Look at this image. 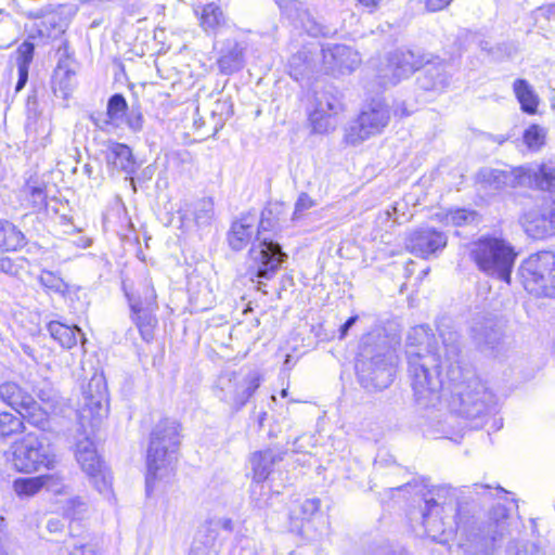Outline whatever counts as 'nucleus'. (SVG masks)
Wrapping results in <instances>:
<instances>
[{
  "mask_svg": "<svg viewBox=\"0 0 555 555\" xmlns=\"http://www.w3.org/2000/svg\"><path fill=\"white\" fill-rule=\"evenodd\" d=\"M0 400L34 424L43 418L41 408L34 396L16 382L8 380L0 384Z\"/></svg>",
  "mask_w": 555,
  "mask_h": 555,
  "instance_id": "obj_13",
  "label": "nucleus"
},
{
  "mask_svg": "<svg viewBox=\"0 0 555 555\" xmlns=\"http://www.w3.org/2000/svg\"><path fill=\"white\" fill-rule=\"evenodd\" d=\"M64 550L67 555H96L94 545L81 537H70L65 540Z\"/></svg>",
  "mask_w": 555,
  "mask_h": 555,
  "instance_id": "obj_38",
  "label": "nucleus"
},
{
  "mask_svg": "<svg viewBox=\"0 0 555 555\" xmlns=\"http://www.w3.org/2000/svg\"><path fill=\"white\" fill-rule=\"evenodd\" d=\"M365 7H376L379 0H359Z\"/></svg>",
  "mask_w": 555,
  "mask_h": 555,
  "instance_id": "obj_59",
  "label": "nucleus"
},
{
  "mask_svg": "<svg viewBox=\"0 0 555 555\" xmlns=\"http://www.w3.org/2000/svg\"><path fill=\"white\" fill-rule=\"evenodd\" d=\"M525 166L501 170L487 169L482 171V178L494 189L527 186Z\"/></svg>",
  "mask_w": 555,
  "mask_h": 555,
  "instance_id": "obj_22",
  "label": "nucleus"
},
{
  "mask_svg": "<svg viewBox=\"0 0 555 555\" xmlns=\"http://www.w3.org/2000/svg\"><path fill=\"white\" fill-rule=\"evenodd\" d=\"M470 257L486 275L506 284L511 283L517 254L514 246L506 240L483 235L473 243Z\"/></svg>",
  "mask_w": 555,
  "mask_h": 555,
  "instance_id": "obj_5",
  "label": "nucleus"
},
{
  "mask_svg": "<svg viewBox=\"0 0 555 555\" xmlns=\"http://www.w3.org/2000/svg\"><path fill=\"white\" fill-rule=\"evenodd\" d=\"M127 125L133 131H140L143 125V117L140 112L131 111L128 118Z\"/></svg>",
  "mask_w": 555,
  "mask_h": 555,
  "instance_id": "obj_49",
  "label": "nucleus"
},
{
  "mask_svg": "<svg viewBox=\"0 0 555 555\" xmlns=\"http://www.w3.org/2000/svg\"><path fill=\"white\" fill-rule=\"evenodd\" d=\"M547 131L540 125H530L522 134L525 145L532 152L540 151L546 141Z\"/></svg>",
  "mask_w": 555,
  "mask_h": 555,
  "instance_id": "obj_35",
  "label": "nucleus"
},
{
  "mask_svg": "<svg viewBox=\"0 0 555 555\" xmlns=\"http://www.w3.org/2000/svg\"><path fill=\"white\" fill-rule=\"evenodd\" d=\"M13 464L18 472L53 469L56 456L43 435L29 433L13 446Z\"/></svg>",
  "mask_w": 555,
  "mask_h": 555,
  "instance_id": "obj_7",
  "label": "nucleus"
},
{
  "mask_svg": "<svg viewBox=\"0 0 555 555\" xmlns=\"http://www.w3.org/2000/svg\"><path fill=\"white\" fill-rule=\"evenodd\" d=\"M427 62V54L405 47L396 48L387 53L384 78L391 85L409 78Z\"/></svg>",
  "mask_w": 555,
  "mask_h": 555,
  "instance_id": "obj_12",
  "label": "nucleus"
},
{
  "mask_svg": "<svg viewBox=\"0 0 555 555\" xmlns=\"http://www.w3.org/2000/svg\"><path fill=\"white\" fill-rule=\"evenodd\" d=\"M448 244V235L431 227H421L406 238V248L417 257L437 256Z\"/></svg>",
  "mask_w": 555,
  "mask_h": 555,
  "instance_id": "obj_16",
  "label": "nucleus"
},
{
  "mask_svg": "<svg viewBox=\"0 0 555 555\" xmlns=\"http://www.w3.org/2000/svg\"><path fill=\"white\" fill-rule=\"evenodd\" d=\"M513 91L524 113L528 115L537 114L540 99L529 81L522 78L516 79L513 82Z\"/></svg>",
  "mask_w": 555,
  "mask_h": 555,
  "instance_id": "obj_26",
  "label": "nucleus"
},
{
  "mask_svg": "<svg viewBox=\"0 0 555 555\" xmlns=\"http://www.w3.org/2000/svg\"><path fill=\"white\" fill-rule=\"evenodd\" d=\"M128 104L122 94L116 93L112 95L107 103L105 124L119 127L124 122Z\"/></svg>",
  "mask_w": 555,
  "mask_h": 555,
  "instance_id": "obj_32",
  "label": "nucleus"
},
{
  "mask_svg": "<svg viewBox=\"0 0 555 555\" xmlns=\"http://www.w3.org/2000/svg\"><path fill=\"white\" fill-rule=\"evenodd\" d=\"M28 69H29V67L17 66L18 80H17L16 87H15L16 91H21L25 87V85L28 80Z\"/></svg>",
  "mask_w": 555,
  "mask_h": 555,
  "instance_id": "obj_50",
  "label": "nucleus"
},
{
  "mask_svg": "<svg viewBox=\"0 0 555 555\" xmlns=\"http://www.w3.org/2000/svg\"><path fill=\"white\" fill-rule=\"evenodd\" d=\"M260 386L256 372H222L214 386V395L233 411L241 410Z\"/></svg>",
  "mask_w": 555,
  "mask_h": 555,
  "instance_id": "obj_8",
  "label": "nucleus"
},
{
  "mask_svg": "<svg viewBox=\"0 0 555 555\" xmlns=\"http://www.w3.org/2000/svg\"><path fill=\"white\" fill-rule=\"evenodd\" d=\"M220 526L224 529V530H228V531H232L233 530V522L231 519L229 518H224V519H221L220 520Z\"/></svg>",
  "mask_w": 555,
  "mask_h": 555,
  "instance_id": "obj_58",
  "label": "nucleus"
},
{
  "mask_svg": "<svg viewBox=\"0 0 555 555\" xmlns=\"http://www.w3.org/2000/svg\"><path fill=\"white\" fill-rule=\"evenodd\" d=\"M322 55L325 70L333 75L349 74L360 64L358 52L345 44L326 46Z\"/></svg>",
  "mask_w": 555,
  "mask_h": 555,
  "instance_id": "obj_19",
  "label": "nucleus"
},
{
  "mask_svg": "<svg viewBox=\"0 0 555 555\" xmlns=\"http://www.w3.org/2000/svg\"><path fill=\"white\" fill-rule=\"evenodd\" d=\"M518 274L528 293L555 298V253L542 250L530 255L521 262Z\"/></svg>",
  "mask_w": 555,
  "mask_h": 555,
  "instance_id": "obj_6",
  "label": "nucleus"
},
{
  "mask_svg": "<svg viewBox=\"0 0 555 555\" xmlns=\"http://www.w3.org/2000/svg\"><path fill=\"white\" fill-rule=\"evenodd\" d=\"M266 220L258 222L256 214L247 212L235 219L228 232V243L231 249H244L254 237L258 243L253 244L248 251L247 275L254 281L257 279H271L274 276L287 255L282 251L279 243L260 236V228L266 229Z\"/></svg>",
  "mask_w": 555,
  "mask_h": 555,
  "instance_id": "obj_3",
  "label": "nucleus"
},
{
  "mask_svg": "<svg viewBox=\"0 0 555 555\" xmlns=\"http://www.w3.org/2000/svg\"><path fill=\"white\" fill-rule=\"evenodd\" d=\"M86 511V503L80 498H74L66 502L64 513L69 518H77Z\"/></svg>",
  "mask_w": 555,
  "mask_h": 555,
  "instance_id": "obj_46",
  "label": "nucleus"
},
{
  "mask_svg": "<svg viewBox=\"0 0 555 555\" xmlns=\"http://www.w3.org/2000/svg\"><path fill=\"white\" fill-rule=\"evenodd\" d=\"M292 362V357L289 354L286 356V359L284 361V366L289 367Z\"/></svg>",
  "mask_w": 555,
  "mask_h": 555,
  "instance_id": "obj_62",
  "label": "nucleus"
},
{
  "mask_svg": "<svg viewBox=\"0 0 555 555\" xmlns=\"http://www.w3.org/2000/svg\"><path fill=\"white\" fill-rule=\"evenodd\" d=\"M452 0H427L426 7L429 11L436 12L447 8Z\"/></svg>",
  "mask_w": 555,
  "mask_h": 555,
  "instance_id": "obj_52",
  "label": "nucleus"
},
{
  "mask_svg": "<svg viewBox=\"0 0 555 555\" xmlns=\"http://www.w3.org/2000/svg\"><path fill=\"white\" fill-rule=\"evenodd\" d=\"M85 405L92 409H100L105 399V384L101 375H93L87 388H82Z\"/></svg>",
  "mask_w": 555,
  "mask_h": 555,
  "instance_id": "obj_31",
  "label": "nucleus"
},
{
  "mask_svg": "<svg viewBox=\"0 0 555 555\" xmlns=\"http://www.w3.org/2000/svg\"><path fill=\"white\" fill-rule=\"evenodd\" d=\"M267 215H271V210L263 211L262 215H261V219H258V222H261L263 219L266 220V223H264L266 229L260 228V232L261 231H268V230H270L273 227L271 221H270V219L267 217Z\"/></svg>",
  "mask_w": 555,
  "mask_h": 555,
  "instance_id": "obj_57",
  "label": "nucleus"
},
{
  "mask_svg": "<svg viewBox=\"0 0 555 555\" xmlns=\"http://www.w3.org/2000/svg\"><path fill=\"white\" fill-rule=\"evenodd\" d=\"M207 554H208L207 546L202 545L197 542L193 543V545L190 550V553H189V555H207Z\"/></svg>",
  "mask_w": 555,
  "mask_h": 555,
  "instance_id": "obj_54",
  "label": "nucleus"
},
{
  "mask_svg": "<svg viewBox=\"0 0 555 555\" xmlns=\"http://www.w3.org/2000/svg\"><path fill=\"white\" fill-rule=\"evenodd\" d=\"M527 186L548 191L555 189V162L547 160L542 164L525 166Z\"/></svg>",
  "mask_w": 555,
  "mask_h": 555,
  "instance_id": "obj_23",
  "label": "nucleus"
},
{
  "mask_svg": "<svg viewBox=\"0 0 555 555\" xmlns=\"http://www.w3.org/2000/svg\"><path fill=\"white\" fill-rule=\"evenodd\" d=\"M547 20H555V4L540 9Z\"/></svg>",
  "mask_w": 555,
  "mask_h": 555,
  "instance_id": "obj_56",
  "label": "nucleus"
},
{
  "mask_svg": "<svg viewBox=\"0 0 555 555\" xmlns=\"http://www.w3.org/2000/svg\"><path fill=\"white\" fill-rule=\"evenodd\" d=\"M195 14L198 16L199 26L206 34L216 35L228 22L221 8L214 2L197 7Z\"/></svg>",
  "mask_w": 555,
  "mask_h": 555,
  "instance_id": "obj_25",
  "label": "nucleus"
},
{
  "mask_svg": "<svg viewBox=\"0 0 555 555\" xmlns=\"http://www.w3.org/2000/svg\"><path fill=\"white\" fill-rule=\"evenodd\" d=\"M64 525L59 518H51L47 522V529L50 532H59L63 529Z\"/></svg>",
  "mask_w": 555,
  "mask_h": 555,
  "instance_id": "obj_53",
  "label": "nucleus"
},
{
  "mask_svg": "<svg viewBox=\"0 0 555 555\" xmlns=\"http://www.w3.org/2000/svg\"><path fill=\"white\" fill-rule=\"evenodd\" d=\"M179 422L164 418L156 424L147 450L146 489L151 490L157 479L168 477L175 468L177 451L181 441Z\"/></svg>",
  "mask_w": 555,
  "mask_h": 555,
  "instance_id": "obj_4",
  "label": "nucleus"
},
{
  "mask_svg": "<svg viewBox=\"0 0 555 555\" xmlns=\"http://www.w3.org/2000/svg\"><path fill=\"white\" fill-rule=\"evenodd\" d=\"M474 486H475V488H476V489H477V488L491 489V486H489V485H477V483H476V485H474Z\"/></svg>",
  "mask_w": 555,
  "mask_h": 555,
  "instance_id": "obj_63",
  "label": "nucleus"
},
{
  "mask_svg": "<svg viewBox=\"0 0 555 555\" xmlns=\"http://www.w3.org/2000/svg\"><path fill=\"white\" fill-rule=\"evenodd\" d=\"M315 205L314 201L305 192L300 193L296 203L293 214V219L299 218L304 211L312 208Z\"/></svg>",
  "mask_w": 555,
  "mask_h": 555,
  "instance_id": "obj_47",
  "label": "nucleus"
},
{
  "mask_svg": "<svg viewBox=\"0 0 555 555\" xmlns=\"http://www.w3.org/2000/svg\"><path fill=\"white\" fill-rule=\"evenodd\" d=\"M388 361H389V364H390L391 366H395V365H397V363H398V357H397V356H392V354H390V356L388 357Z\"/></svg>",
  "mask_w": 555,
  "mask_h": 555,
  "instance_id": "obj_60",
  "label": "nucleus"
},
{
  "mask_svg": "<svg viewBox=\"0 0 555 555\" xmlns=\"http://www.w3.org/2000/svg\"><path fill=\"white\" fill-rule=\"evenodd\" d=\"M35 52V46L33 42L24 41L16 50V66L29 67Z\"/></svg>",
  "mask_w": 555,
  "mask_h": 555,
  "instance_id": "obj_45",
  "label": "nucleus"
},
{
  "mask_svg": "<svg viewBox=\"0 0 555 555\" xmlns=\"http://www.w3.org/2000/svg\"><path fill=\"white\" fill-rule=\"evenodd\" d=\"M0 272L15 274L16 269L13 261L8 257H0Z\"/></svg>",
  "mask_w": 555,
  "mask_h": 555,
  "instance_id": "obj_51",
  "label": "nucleus"
},
{
  "mask_svg": "<svg viewBox=\"0 0 555 555\" xmlns=\"http://www.w3.org/2000/svg\"><path fill=\"white\" fill-rule=\"evenodd\" d=\"M39 282L46 289L54 293H65L67 289L63 279L51 271H42L39 275Z\"/></svg>",
  "mask_w": 555,
  "mask_h": 555,
  "instance_id": "obj_42",
  "label": "nucleus"
},
{
  "mask_svg": "<svg viewBox=\"0 0 555 555\" xmlns=\"http://www.w3.org/2000/svg\"><path fill=\"white\" fill-rule=\"evenodd\" d=\"M106 162L109 166L126 175H132L137 170V163L132 151L126 144L111 142L107 146Z\"/></svg>",
  "mask_w": 555,
  "mask_h": 555,
  "instance_id": "obj_24",
  "label": "nucleus"
},
{
  "mask_svg": "<svg viewBox=\"0 0 555 555\" xmlns=\"http://www.w3.org/2000/svg\"><path fill=\"white\" fill-rule=\"evenodd\" d=\"M76 74L66 65L60 63L54 69L52 77V89L54 93L60 92L62 98H67L75 86Z\"/></svg>",
  "mask_w": 555,
  "mask_h": 555,
  "instance_id": "obj_30",
  "label": "nucleus"
},
{
  "mask_svg": "<svg viewBox=\"0 0 555 555\" xmlns=\"http://www.w3.org/2000/svg\"><path fill=\"white\" fill-rule=\"evenodd\" d=\"M444 221L449 225L462 227L478 221V214L475 210L455 209L446 214Z\"/></svg>",
  "mask_w": 555,
  "mask_h": 555,
  "instance_id": "obj_40",
  "label": "nucleus"
},
{
  "mask_svg": "<svg viewBox=\"0 0 555 555\" xmlns=\"http://www.w3.org/2000/svg\"><path fill=\"white\" fill-rule=\"evenodd\" d=\"M358 317H350L340 327V338H344L348 331L354 325Z\"/></svg>",
  "mask_w": 555,
  "mask_h": 555,
  "instance_id": "obj_55",
  "label": "nucleus"
},
{
  "mask_svg": "<svg viewBox=\"0 0 555 555\" xmlns=\"http://www.w3.org/2000/svg\"><path fill=\"white\" fill-rule=\"evenodd\" d=\"M157 307H143L141 295L130 296L131 319L135 323L143 340L151 341L154 338V330L157 319L154 312Z\"/></svg>",
  "mask_w": 555,
  "mask_h": 555,
  "instance_id": "obj_21",
  "label": "nucleus"
},
{
  "mask_svg": "<svg viewBox=\"0 0 555 555\" xmlns=\"http://www.w3.org/2000/svg\"><path fill=\"white\" fill-rule=\"evenodd\" d=\"M535 229L537 237H544L555 233V203L546 207L540 216L530 222Z\"/></svg>",
  "mask_w": 555,
  "mask_h": 555,
  "instance_id": "obj_33",
  "label": "nucleus"
},
{
  "mask_svg": "<svg viewBox=\"0 0 555 555\" xmlns=\"http://www.w3.org/2000/svg\"><path fill=\"white\" fill-rule=\"evenodd\" d=\"M345 111L341 92L335 87L317 91L309 121L315 133H327L337 126V117Z\"/></svg>",
  "mask_w": 555,
  "mask_h": 555,
  "instance_id": "obj_9",
  "label": "nucleus"
},
{
  "mask_svg": "<svg viewBox=\"0 0 555 555\" xmlns=\"http://www.w3.org/2000/svg\"><path fill=\"white\" fill-rule=\"evenodd\" d=\"M25 245V236L12 222L0 220V249L16 250Z\"/></svg>",
  "mask_w": 555,
  "mask_h": 555,
  "instance_id": "obj_29",
  "label": "nucleus"
},
{
  "mask_svg": "<svg viewBox=\"0 0 555 555\" xmlns=\"http://www.w3.org/2000/svg\"><path fill=\"white\" fill-rule=\"evenodd\" d=\"M141 295V300L143 302V307H157L156 301V292L152 282L149 279H144V281L134 289L132 293L126 292V296L130 301V296Z\"/></svg>",
  "mask_w": 555,
  "mask_h": 555,
  "instance_id": "obj_41",
  "label": "nucleus"
},
{
  "mask_svg": "<svg viewBox=\"0 0 555 555\" xmlns=\"http://www.w3.org/2000/svg\"><path fill=\"white\" fill-rule=\"evenodd\" d=\"M414 262L411 260L406 263V267H405V272H406V275H411L413 273V269L411 268V266H413Z\"/></svg>",
  "mask_w": 555,
  "mask_h": 555,
  "instance_id": "obj_61",
  "label": "nucleus"
},
{
  "mask_svg": "<svg viewBox=\"0 0 555 555\" xmlns=\"http://www.w3.org/2000/svg\"><path fill=\"white\" fill-rule=\"evenodd\" d=\"M393 490L413 494L423 502L420 515L428 534L435 535L455 526L463 530L468 542L479 550H487L507 531L508 513L505 506H493L487 521H470L467 513L456 502L455 489L448 485L429 487L427 480L422 478L389 489L390 492Z\"/></svg>",
  "mask_w": 555,
  "mask_h": 555,
  "instance_id": "obj_1",
  "label": "nucleus"
},
{
  "mask_svg": "<svg viewBox=\"0 0 555 555\" xmlns=\"http://www.w3.org/2000/svg\"><path fill=\"white\" fill-rule=\"evenodd\" d=\"M75 455L93 487L100 493L108 495L112 489V475L98 455L93 442L89 438L78 440Z\"/></svg>",
  "mask_w": 555,
  "mask_h": 555,
  "instance_id": "obj_11",
  "label": "nucleus"
},
{
  "mask_svg": "<svg viewBox=\"0 0 555 555\" xmlns=\"http://www.w3.org/2000/svg\"><path fill=\"white\" fill-rule=\"evenodd\" d=\"M23 194L34 209L40 210L47 206V193L43 183L28 182L23 189Z\"/></svg>",
  "mask_w": 555,
  "mask_h": 555,
  "instance_id": "obj_36",
  "label": "nucleus"
},
{
  "mask_svg": "<svg viewBox=\"0 0 555 555\" xmlns=\"http://www.w3.org/2000/svg\"><path fill=\"white\" fill-rule=\"evenodd\" d=\"M371 337L362 340L359 357L356 363L358 382L369 392L379 389L382 374V349L378 345H371Z\"/></svg>",
  "mask_w": 555,
  "mask_h": 555,
  "instance_id": "obj_15",
  "label": "nucleus"
},
{
  "mask_svg": "<svg viewBox=\"0 0 555 555\" xmlns=\"http://www.w3.org/2000/svg\"><path fill=\"white\" fill-rule=\"evenodd\" d=\"M423 73L417 77L421 89L435 93L446 92L452 83V66L439 57L427 54V62L423 65Z\"/></svg>",
  "mask_w": 555,
  "mask_h": 555,
  "instance_id": "obj_18",
  "label": "nucleus"
},
{
  "mask_svg": "<svg viewBox=\"0 0 555 555\" xmlns=\"http://www.w3.org/2000/svg\"><path fill=\"white\" fill-rule=\"evenodd\" d=\"M428 272H429V268H426V269L422 270V272H421V279H423L424 276H426V275L428 274Z\"/></svg>",
  "mask_w": 555,
  "mask_h": 555,
  "instance_id": "obj_64",
  "label": "nucleus"
},
{
  "mask_svg": "<svg viewBox=\"0 0 555 555\" xmlns=\"http://www.w3.org/2000/svg\"><path fill=\"white\" fill-rule=\"evenodd\" d=\"M442 350L428 325H417L406 337V359L415 400L423 406L435 404L441 389L440 370L459 364L460 335L447 325L438 327Z\"/></svg>",
  "mask_w": 555,
  "mask_h": 555,
  "instance_id": "obj_2",
  "label": "nucleus"
},
{
  "mask_svg": "<svg viewBox=\"0 0 555 555\" xmlns=\"http://www.w3.org/2000/svg\"><path fill=\"white\" fill-rule=\"evenodd\" d=\"M301 25L306 29V31L312 36L318 37L323 34L322 27L312 18H310V15L308 12L304 11L299 14Z\"/></svg>",
  "mask_w": 555,
  "mask_h": 555,
  "instance_id": "obj_48",
  "label": "nucleus"
},
{
  "mask_svg": "<svg viewBox=\"0 0 555 555\" xmlns=\"http://www.w3.org/2000/svg\"><path fill=\"white\" fill-rule=\"evenodd\" d=\"M13 489L20 498H30L42 489L40 476L21 477L14 480Z\"/></svg>",
  "mask_w": 555,
  "mask_h": 555,
  "instance_id": "obj_37",
  "label": "nucleus"
},
{
  "mask_svg": "<svg viewBox=\"0 0 555 555\" xmlns=\"http://www.w3.org/2000/svg\"><path fill=\"white\" fill-rule=\"evenodd\" d=\"M473 338L479 346L493 348L501 338V327L493 319L475 321L472 327Z\"/></svg>",
  "mask_w": 555,
  "mask_h": 555,
  "instance_id": "obj_27",
  "label": "nucleus"
},
{
  "mask_svg": "<svg viewBox=\"0 0 555 555\" xmlns=\"http://www.w3.org/2000/svg\"><path fill=\"white\" fill-rule=\"evenodd\" d=\"M248 44L237 37H229L215 43L217 52V66L221 74L232 75L245 66V54Z\"/></svg>",
  "mask_w": 555,
  "mask_h": 555,
  "instance_id": "obj_17",
  "label": "nucleus"
},
{
  "mask_svg": "<svg viewBox=\"0 0 555 555\" xmlns=\"http://www.w3.org/2000/svg\"><path fill=\"white\" fill-rule=\"evenodd\" d=\"M22 416H16L10 412L0 413V439H7L23 433L25 426Z\"/></svg>",
  "mask_w": 555,
  "mask_h": 555,
  "instance_id": "obj_34",
  "label": "nucleus"
},
{
  "mask_svg": "<svg viewBox=\"0 0 555 555\" xmlns=\"http://www.w3.org/2000/svg\"><path fill=\"white\" fill-rule=\"evenodd\" d=\"M282 460L283 454L271 449L257 451L250 455L249 463L253 472L251 495H255L258 488H262V482L270 476L273 466Z\"/></svg>",
  "mask_w": 555,
  "mask_h": 555,
  "instance_id": "obj_20",
  "label": "nucleus"
},
{
  "mask_svg": "<svg viewBox=\"0 0 555 555\" xmlns=\"http://www.w3.org/2000/svg\"><path fill=\"white\" fill-rule=\"evenodd\" d=\"M40 479L42 480V489L52 493L60 494L65 488L64 479L59 473L40 475Z\"/></svg>",
  "mask_w": 555,
  "mask_h": 555,
  "instance_id": "obj_44",
  "label": "nucleus"
},
{
  "mask_svg": "<svg viewBox=\"0 0 555 555\" xmlns=\"http://www.w3.org/2000/svg\"><path fill=\"white\" fill-rule=\"evenodd\" d=\"M382 128V98H373L366 102L356 121L347 129L345 140L351 145L360 144L379 133Z\"/></svg>",
  "mask_w": 555,
  "mask_h": 555,
  "instance_id": "obj_14",
  "label": "nucleus"
},
{
  "mask_svg": "<svg viewBox=\"0 0 555 555\" xmlns=\"http://www.w3.org/2000/svg\"><path fill=\"white\" fill-rule=\"evenodd\" d=\"M48 332L63 348L70 349L76 346L78 335H81V344L86 343L81 330L76 325L69 326L59 321H51L48 324Z\"/></svg>",
  "mask_w": 555,
  "mask_h": 555,
  "instance_id": "obj_28",
  "label": "nucleus"
},
{
  "mask_svg": "<svg viewBox=\"0 0 555 555\" xmlns=\"http://www.w3.org/2000/svg\"><path fill=\"white\" fill-rule=\"evenodd\" d=\"M456 401L459 402L457 412L467 418L487 413L495 402L494 395L478 377L469 378L460 385L454 398V402Z\"/></svg>",
  "mask_w": 555,
  "mask_h": 555,
  "instance_id": "obj_10",
  "label": "nucleus"
},
{
  "mask_svg": "<svg viewBox=\"0 0 555 555\" xmlns=\"http://www.w3.org/2000/svg\"><path fill=\"white\" fill-rule=\"evenodd\" d=\"M320 506L321 501L319 499H307L291 509V517L309 518L320 509Z\"/></svg>",
  "mask_w": 555,
  "mask_h": 555,
  "instance_id": "obj_43",
  "label": "nucleus"
},
{
  "mask_svg": "<svg viewBox=\"0 0 555 555\" xmlns=\"http://www.w3.org/2000/svg\"><path fill=\"white\" fill-rule=\"evenodd\" d=\"M214 216V202L211 198H202L195 203L194 220L198 227L209 225Z\"/></svg>",
  "mask_w": 555,
  "mask_h": 555,
  "instance_id": "obj_39",
  "label": "nucleus"
}]
</instances>
